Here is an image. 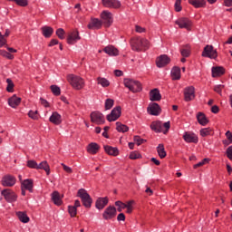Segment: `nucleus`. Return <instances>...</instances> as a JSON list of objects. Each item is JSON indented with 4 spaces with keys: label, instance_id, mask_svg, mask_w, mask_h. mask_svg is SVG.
Masks as SVG:
<instances>
[{
    "label": "nucleus",
    "instance_id": "obj_13",
    "mask_svg": "<svg viewBox=\"0 0 232 232\" xmlns=\"http://www.w3.org/2000/svg\"><path fill=\"white\" fill-rule=\"evenodd\" d=\"M102 5L105 8H121V1L119 0H102Z\"/></svg>",
    "mask_w": 232,
    "mask_h": 232
},
{
    "label": "nucleus",
    "instance_id": "obj_35",
    "mask_svg": "<svg viewBox=\"0 0 232 232\" xmlns=\"http://www.w3.org/2000/svg\"><path fill=\"white\" fill-rule=\"evenodd\" d=\"M43 35L45 37H52V34H53V28L50 26H44L42 28Z\"/></svg>",
    "mask_w": 232,
    "mask_h": 232
},
{
    "label": "nucleus",
    "instance_id": "obj_59",
    "mask_svg": "<svg viewBox=\"0 0 232 232\" xmlns=\"http://www.w3.org/2000/svg\"><path fill=\"white\" fill-rule=\"evenodd\" d=\"M163 127L165 128L166 130H163L164 135H166V133H168V131L169 130L170 128V123L169 121H167L163 124Z\"/></svg>",
    "mask_w": 232,
    "mask_h": 232
},
{
    "label": "nucleus",
    "instance_id": "obj_30",
    "mask_svg": "<svg viewBox=\"0 0 232 232\" xmlns=\"http://www.w3.org/2000/svg\"><path fill=\"white\" fill-rule=\"evenodd\" d=\"M104 150L106 151V153H108V155H112L113 157H117V155H119L118 148L106 145L104 146Z\"/></svg>",
    "mask_w": 232,
    "mask_h": 232
},
{
    "label": "nucleus",
    "instance_id": "obj_21",
    "mask_svg": "<svg viewBox=\"0 0 232 232\" xmlns=\"http://www.w3.org/2000/svg\"><path fill=\"white\" fill-rule=\"evenodd\" d=\"M22 189H27V191H30L32 193L34 189V180L32 179H24L21 183Z\"/></svg>",
    "mask_w": 232,
    "mask_h": 232
},
{
    "label": "nucleus",
    "instance_id": "obj_32",
    "mask_svg": "<svg viewBox=\"0 0 232 232\" xmlns=\"http://www.w3.org/2000/svg\"><path fill=\"white\" fill-rule=\"evenodd\" d=\"M16 216L20 222H23L24 224H28V222H30V218H28V215L24 212H16Z\"/></svg>",
    "mask_w": 232,
    "mask_h": 232
},
{
    "label": "nucleus",
    "instance_id": "obj_4",
    "mask_svg": "<svg viewBox=\"0 0 232 232\" xmlns=\"http://www.w3.org/2000/svg\"><path fill=\"white\" fill-rule=\"evenodd\" d=\"M78 197H80L82 205L85 208H92V197H90V194H88V191H86V189L84 188H81L78 190Z\"/></svg>",
    "mask_w": 232,
    "mask_h": 232
},
{
    "label": "nucleus",
    "instance_id": "obj_26",
    "mask_svg": "<svg viewBox=\"0 0 232 232\" xmlns=\"http://www.w3.org/2000/svg\"><path fill=\"white\" fill-rule=\"evenodd\" d=\"M108 205V198H99L96 200V208L97 209H104V207Z\"/></svg>",
    "mask_w": 232,
    "mask_h": 232
},
{
    "label": "nucleus",
    "instance_id": "obj_38",
    "mask_svg": "<svg viewBox=\"0 0 232 232\" xmlns=\"http://www.w3.org/2000/svg\"><path fill=\"white\" fill-rule=\"evenodd\" d=\"M116 130H117V131H120L121 133H126V131H128V130H130V128H128V126L117 121L116 122Z\"/></svg>",
    "mask_w": 232,
    "mask_h": 232
},
{
    "label": "nucleus",
    "instance_id": "obj_12",
    "mask_svg": "<svg viewBox=\"0 0 232 232\" xmlns=\"http://www.w3.org/2000/svg\"><path fill=\"white\" fill-rule=\"evenodd\" d=\"M119 117H121V107L118 106L116 108H114L111 112L107 115V121H109V122H113L115 121H117V119H119Z\"/></svg>",
    "mask_w": 232,
    "mask_h": 232
},
{
    "label": "nucleus",
    "instance_id": "obj_50",
    "mask_svg": "<svg viewBox=\"0 0 232 232\" xmlns=\"http://www.w3.org/2000/svg\"><path fill=\"white\" fill-rule=\"evenodd\" d=\"M56 35L59 37V39H64V29L59 28L56 30Z\"/></svg>",
    "mask_w": 232,
    "mask_h": 232
},
{
    "label": "nucleus",
    "instance_id": "obj_47",
    "mask_svg": "<svg viewBox=\"0 0 232 232\" xmlns=\"http://www.w3.org/2000/svg\"><path fill=\"white\" fill-rule=\"evenodd\" d=\"M113 108V100L107 99L105 102V110H111Z\"/></svg>",
    "mask_w": 232,
    "mask_h": 232
},
{
    "label": "nucleus",
    "instance_id": "obj_51",
    "mask_svg": "<svg viewBox=\"0 0 232 232\" xmlns=\"http://www.w3.org/2000/svg\"><path fill=\"white\" fill-rule=\"evenodd\" d=\"M181 3H182V0H176V2H175L176 12H180V10H182V6L180 5Z\"/></svg>",
    "mask_w": 232,
    "mask_h": 232
},
{
    "label": "nucleus",
    "instance_id": "obj_62",
    "mask_svg": "<svg viewBox=\"0 0 232 232\" xmlns=\"http://www.w3.org/2000/svg\"><path fill=\"white\" fill-rule=\"evenodd\" d=\"M117 220H119V221H121V220H122V221L126 220V216H124V213H120V214L118 215V217H117Z\"/></svg>",
    "mask_w": 232,
    "mask_h": 232
},
{
    "label": "nucleus",
    "instance_id": "obj_60",
    "mask_svg": "<svg viewBox=\"0 0 232 232\" xmlns=\"http://www.w3.org/2000/svg\"><path fill=\"white\" fill-rule=\"evenodd\" d=\"M63 169L66 171V173H72L73 170L72 169V168L64 165V163H62Z\"/></svg>",
    "mask_w": 232,
    "mask_h": 232
},
{
    "label": "nucleus",
    "instance_id": "obj_6",
    "mask_svg": "<svg viewBox=\"0 0 232 232\" xmlns=\"http://www.w3.org/2000/svg\"><path fill=\"white\" fill-rule=\"evenodd\" d=\"M102 17V24H103L106 28H109V26H111L113 23V14H111L109 11H103L101 14Z\"/></svg>",
    "mask_w": 232,
    "mask_h": 232
},
{
    "label": "nucleus",
    "instance_id": "obj_20",
    "mask_svg": "<svg viewBox=\"0 0 232 232\" xmlns=\"http://www.w3.org/2000/svg\"><path fill=\"white\" fill-rule=\"evenodd\" d=\"M102 26V22L97 18H92L88 24L89 30H99Z\"/></svg>",
    "mask_w": 232,
    "mask_h": 232
},
{
    "label": "nucleus",
    "instance_id": "obj_54",
    "mask_svg": "<svg viewBox=\"0 0 232 232\" xmlns=\"http://www.w3.org/2000/svg\"><path fill=\"white\" fill-rule=\"evenodd\" d=\"M122 204H125V203H122V201H116L115 202V206L118 207L119 213L122 212V209H126V208H122Z\"/></svg>",
    "mask_w": 232,
    "mask_h": 232
},
{
    "label": "nucleus",
    "instance_id": "obj_14",
    "mask_svg": "<svg viewBox=\"0 0 232 232\" xmlns=\"http://www.w3.org/2000/svg\"><path fill=\"white\" fill-rule=\"evenodd\" d=\"M79 40H81V36H79V31H73L68 34L67 43L68 44H75Z\"/></svg>",
    "mask_w": 232,
    "mask_h": 232
},
{
    "label": "nucleus",
    "instance_id": "obj_31",
    "mask_svg": "<svg viewBox=\"0 0 232 232\" xmlns=\"http://www.w3.org/2000/svg\"><path fill=\"white\" fill-rule=\"evenodd\" d=\"M197 119H198V121L201 124V126H206V124L209 122L206 115L202 112L198 113Z\"/></svg>",
    "mask_w": 232,
    "mask_h": 232
},
{
    "label": "nucleus",
    "instance_id": "obj_16",
    "mask_svg": "<svg viewBox=\"0 0 232 232\" xmlns=\"http://www.w3.org/2000/svg\"><path fill=\"white\" fill-rule=\"evenodd\" d=\"M156 64H157L158 68H164V66H166V64H169V57H168V55H166V54L160 55L157 59Z\"/></svg>",
    "mask_w": 232,
    "mask_h": 232
},
{
    "label": "nucleus",
    "instance_id": "obj_41",
    "mask_svg": "<svg viewBox=\"0 0 232 232\" xmlns=\"http://www.w3.org/2000/svg\"><path fill=\"white\" fill-rule=\"evenodd\" d=\"M6 82H7L6 92H8L9 93H14V82H12V79L7 78Z\"/></svg>",
    "mask_w": 232,
    "mask_h": 232
},
{
    "label": "nucleus",
    "instance_id": "obj_40",
    "mask_svg": "<svg viewBox=\"0 0 232 232\" xmlns=\"http://www.w3.org/2000/svg\"><path fill=\"white\" fill-rule=\"evenodd\" d=\"M98 84H101L102 88H107V86H110V81H108L106 78H97Z\"/></svg>",
    "mask_w": 232,
    "mask_h": 232
},
{
    "label": "nucleus",
    "instance_id": "obj_63",
    "mask_svg": "<svg viewBox=\"0 0 232 232\" xmlns=\"http://www.w3.org/2000/svg\"><path fill=\"white\" fill-rule=\"evenodd\" d=\"M211 111H212V113H218V111H219L218 106H217V105L212 106Z\"/></svg>",
    "mask_w": 232,
    "mask_h": 232
},
{
    "label": "nucleus",
    "instance_id": "obj_7",
    "mask_svg": "<svg viewBox=\"0 0 232 232\" xmlns=\"http://www.w3.org/2000/svg\"><path fill=\"white\" fill-rule=\"evenodd\" d=\"M1 195L4 197L6 202H15V200H17V195L10 188L2 190Z\"/></svg>",
    "mask_w": 232,
    "mask_h": 232
},
{
    "label": "nucleus",
    "instance_id": "obj_33",
    "mask_svg": "<svg viewBox=\"0 0 232 232\" xmlns=\"http://www.w3.org/2000/svg\"><path fill=\"white\" fill-rule=\"evenodd\" d=\"M36 169H44L47 175H50V165H48L47 161H42L37 165Z\"/></svg>",
    "mask_w": 232,
    "mask_h": 232
},
{
    "label": "nucleus",
    "instance_id": "obj_37",
    "mask_svg": "<svg viewBox=\"0 0 232 232\" xmlns=\"http://www.w3.org/2000/svg\"><path fill=\"white\" fill-rule=\"evenodd\" d=\"M134 200L128 201L125 204H121L122 208H125L127 209V213L130 215L133 211V204Z\"/></svg>",
    "mask_w": 232,
    "mask_h": 232
},
{
    "label": "nucleus",
    "instance_id": "obj_9",
    "mask_svg": "<svg viewBox=\"0 0 232 232\" xmlns=\"http://www.w3.org/2000/svg\"><path fill=\"white\" fill-rule=\"evenodd\" d=\"M117 216V208L115 207H109L103 212V218L105 220H111V218H115Z\"/></svg>",
    "mask_w": 232,
    "mask_h": 232
},
{
    "label": "nucleus",
    "instance_id": "obj_44",
    "mask_svg": "<svg viewBox=\"0 0 232 232\" xmlns=\"http://www.w3.org/2000/svg\"><path fill=\"white\" fill-rule=\"evenodd\" d=\"M51 92L53 93V95H61V88H59L57 85H52Z\"/></svg>",
    "mask_w": 232,
    "mask_h": 232
},
{
    "label": "nucleus",
    "instance_id": "obj_11",
    "mask_svg": "<svg viewBox=\"0 0 232 232\" xmlns=\"http://www.w3.org/2000/svg\"><path fill=\"white\" fill-rule=\"evenodd\" d=\"M15 177L12 175H6L2 179V186L12 188V186H15Z\"/></svg>",
    "mask_w": 232,
    "mask_h": 232
},
{
    "label": "nucleus",
    "instance_id": "obj_43",
    "mask_svg": "<svg viewBox=\"0 0 232 232\" xmlns=\"http://www.w3.org/2000/svg\"><path fill=\"white\" fill-rule=\"evenodd\" d=\"M211 133H213V130L210 128H205L200 130L201 137H208V135H211Z\"/></svg>",
    "mask_w": 232,
    "mask_h": 232
},
{
    "label": "nucleus",
    "instance_id": "obj_36",
    "mask_svg": "<svg viewBox=\"0 0 232 232\" xmlns=\"http://www.w3.org/2000/svg\"><path fill=\"white\" fill-rule=\"evenodd\" d=\"M99 144L97 143H91L88 146V151L92 153V155H95L99 151Z\"/></svg>",
    "mask_w": 232,
    "mask_h": 232
},
{
    "label": "nucleus",
    "instance_id": "obj_3",
    "mask_svg": "<svg viewBox=\"0 0 232 232\" xmlns=\"http://www.w3.org/2000/svg\"><path fill=\"white\" fill-rule=\"evenodd\" d=\"M124 86L132 92V93H137V92L142 91V85L140 82L131 80V79H124L123 81Z\"/></svg>",
    "mask_w": 232,
    "mask_h": 232
},
{
    "label": "nucleus",
    "instance_id": "obj_55",
    "mask_svg": "<svg viewBox=\"0 0 232 232\" xmlns=\"http://www.w3.org/2000/svg\"><path fill=\"white\" fill-rule=\"evenodd\" d=\"M222 90H224V85L222 84H219V85H216L214 87V91L217 92V93H222Z\"/></svg>",
    "mask_w": 232,
    "mask_h": 232
},
{
    "label": "nucleus",
    "instance_id": "obj_23",
    "mask_svg": "<svg viewBox=\"0 0 232 232\" xmlns=\"http://www.w3.org/2000/svg\"><path fill=\"white\" fill-rule=\"evenodd\" d=\"M8 104L11 108H15L19 104H21V98L17 97V95H13L11 98L8 99Z\"/></svg>",
    "mask_w": 232,
    "mask_h": 232
},
{
    "label": "nucleus",
    "instance_id": "obj_56",
    "mask_svg": "<svg viewBox=\"0 0 232 232\" xmlns=\"http://www.w3.org/2000/svg\"><path fill=\"white\" fill-rule=\"evenodd\" d=\"M208 159H204L202 161L194 165V169H197V168H200V167L204 166V164H206V162H208Z\"/></svg>",
    "mask_w": 232,
    "mask_h": 232
},
{
    "label": "nucleus",
    "instance_id": "obj_24",
    "mask_svg": "<svg viewBox=\"0 0 232 232\" xmlns=\"http://www.w3.org/2000/svg\"><path fill=\"white\" fill-rule=\"evenodd\" d=\"M150 130L155 133H161L162 131V121H152L150 124Z\"/></svg>",
    "mask_w": 232,
    "mask_h": 232
},
{
    "label": "nucleus",
    "instance_id": "obj_17",
    "mask_svg": "<svg viewBox=\"0 0 232 232\" xmlns=\"http://www.w3.org/2000/svg\"><path fill=\"white\" fill-rule=\"evenodd\" d=\"M148 113L154 116L160 115V106H159V103H151L148 107Z\"/></svg>",
    "mask_w": 232,
    "mask_h": 232
},
{
    "label": "nucleus",
    "instance_id": "obj_15",
    "mask_svg": "<svg viewBox=\"0 0 232 232\" xmlns=\"http://www.w3.org/2000/svg\"><path fill=\"white\" fill-rule=\"evenodd\" d=\"M185 101L189 102V101H193L195 99V87L191 86L185 89L184 92Z\"/></svg>",
    "mask_w": 232,
    "mask_h": 232
},
{
    "label": "nucleus",
    "instance_id": "obj_8",
    "mask_svg": "<svg viewBox=\"0 0 232 232\" xmlns=\"http://www.w3.org/2000/svg\"><path fill=\"white\" fill-rule=\"evenodd\" d=\"M176 24L179 26V28H185V30H191V26H193V23L189 18L181 17L176 21Z\"/></svg>",
    "mask_w": 232,
    "mask_h": 232
},
{
    "label": "nucleus",
    "instance_id": "obj_19",
    "mask_svg": "<svg viewBox=\"0 0 232 232\" xmlns=\"http://www.w3.org/2000/svg\"><path fill=\"white\" fill-rule=\"evenodd\" d=\"M103 52L107 53V55H110L111 57H117L119 55V49L115 48L112 45H108L103 49Z\"/></svg>",
    "mask_w": 232,
    "mask_h": 232
},
{
    "label": "nucleus",
    "instance_id": "obj_61",
    "mask_svg": "<svg viewBox=\"0 0 232 232\" xmlns=\"http://www.w3.org/2000/svg\"><path fill=\"white\" fill-rule=\"evenodd\" d=\"M225 135H226L227 139L229 140V142H231V144H232V132L227 130Z\"/></svg>",
    "mask_w": 232,
    "mask_h": 232
},
{
    "label": "nucleus",
    "instance_id": "obj_22",
    "mask_svg": "<svg viewBox=\"0 0 232 232\" xmlns=\"http://www.w3.org/2000/svg\"><path fill=\"white\" fill-rule=\"evenodd\" d=\"M226 73V70L222 66L212 67V77H220Z\"/></svg>",
    "mask_w": 232,
    "mask_h": 232
},
{
    "label": "nucleus",
    "instance_id": "obj_25",
    "mask_svg": "<svg viewBox=\"0 0 232 232\" xmlns=\"http://www.w3.org/2000/svg\"><path fill=\"white\" fill-rule=\"evenodd\" d=\"M150 101L155 102V101H160L162 99V96L160 95V92L159 89H153L150 92Z\"/></svg>",
    "mask_w": 232,
    "mask_h": 232
},
{
    "label": "nucleus",
    "instance_id": "obj_27",
    "mask_svg": "<svg viewBox=\"0 0 232 232\" xmlns=\"http://www.w3.org/2000/svg\"><path fill=\"white\" fill-rule=\"evenodd\" d=\"M52 200L55 206H61L63 204V198H61V194L57 191L53 192Z\"/></svg>",
    "mask_w": 232,
    "mask_h": 232
},
{
    "label": "nucleus",
    "instance_id": "obj_5",
    "mask_svg": "<svg viewBox=\"0 0 232 232\" xmlns=\"http://www.w3.org/2000/svg\"><path fill=\"white\" fill-rule=\"evenodd\" d=\"M202 57H208V59H217L218 57V53L213 47V45H207L204 47L202 52Z\"/></svg>",
    "mask_w": 232,
    "mask_h": 232
},
{
    "label": "nucleus",
    "instance_id": "obj_57",
    "mask_svg": "<svg viewBox=\"0 0 232 232\" xmlns=\"http://www.w3.org/2000/svg\"><path fill=\"white\" fill-rule=\"evenodd\" d=\"M227 157L229 160H232V146L227 149Z\"/></svg>",
    "mask_w": 232,
    "mask_h": 232
},
{
    "label": "nucleus",
    "instance_id": "obj_10",
    "mask_svg": "<svg viewBox=\"0 0 232 232\" xmlns=\"http://www.w3.org/2000/svg\"><path fill=\"white\" fill-rule=\"evenodd\" d=\"M91 121L95 124H104V115L100 111H93L91 113Z\"/></svg>",
    "mask_w": 232,
    "mask_h": 232
},
{
    "label": "nucleus",
    "instance_id": "obj_46",
    "mask_svg": "<svg viewBox=\"0 0 232 232\" xmlns=\"http://www.w3.org/2000/svg\"><path fill=\"white\" fill-rule=\"evenodd\" d=\"M68 211L71 217H75L77 215V208L73 206H69Z\"/></svg>",
    "mask_w": 232,
    "mask_h": 232
},
{
    "label": "nucleus",
    "instance_id": "obj_2",
    "mask_svg": "<svg viewBox=\"0 0 232 232\" xmlns=\"http://www.w3.org/2000/svg\"><path fill=\"white\" fill-rule=\"evenodd\" d=\"M67 81L74 90H82L84 88V80L79 76L69 74Z\"/></svg>",
    "mask_w": 232,
    "mask_h": 232
},
{
    "label": "nucleus",
    "instance_id": "obj_64",
    "mask_svg": "<svg viewBox=\"0 0 232 232\" xmlns=\"http://www.w3.org/2000/svg\"><path fill=\"white\" fill-rule=\"evenodd\" d=\"M225 6H232V0H224Z\"/></svg>",
    "mask_w": 232,
    "mask_h": 232
},
{
    "label": "nucleus",
    "instance_id": "obj_39",
    "mask_svg": "<svg viewBox=\"0 0 232 232\" xmlns=\"http://www.w3.org/2000/svg\"><path fill=\"white\" fill-rule=\"evenodd\" d=\"M158 155L160 159H164L166 157V150H164V145L160 144L157 148Z\"/></svg>",
    "mask_w": 232,
    "mask_h": 232
},
{
    "label": "nucleus",
    "instance_id": "obj_49",
    "mask_svg": "<svg viewBox=\"0 0 232 232\" xmlns=\"http://www.w3.org/2000/svg\"><path fill=\"white\" fill-rule=\"evenodd\" d=\"M28 168H33L34 169H37V162L35 160H28L27 161Z\"/></svg>",
    "mask_w": 232,
    "mask_h": 232
},
{
    "label": "nucleus",
    "instance_id": "obj_53",
    "mask_svg": "<svg viewBox=\"0 0 232 232\" xmlns=\"http://www.w3.org/2000/svg\"><path fill=\"white\" fill-rule=\"evenodd\" d=\"M130 159H131L132 160H135L137 159H140V154L139 152H131L130 154Z\"/></svg>",
    "mask_w": 232,
    "mask_h": 232
},
{
    "label": "nucleus",
    "instance_id": "obj_29",
    "mask_svg": "<svg viewBox=\"0 0 232 232\" xmlns=\"http://www.w3.org/2000/svg\"><path fill=\"white\" fill-rule=\"evenodd\" d=\"M189 5L194 8H204L206 6V0H188Z\"/></svg>",
    "mask_w": 232,
    "mask_h": 232
},
{
    "label": "nucleus",
    "instance_id": "obj_28",
    "mask_svg": "<svg viewBox=\"0 0 232 232\" xmlns=\"http://www.w3.org/2000/svg\"><path fill=\"white\" fill-rule=\"evenodd\" d=\"M49 121L53 124H56V125L61 124V122H62L61 114H59L58 112H53V114L49 118Z\"/></svg>",
    "mask_w": 232,
    "mask_h": 232
},
{
    "label": "nucleus",
    "instance_id": "obj_34",
    "mask_svg": "<svg viewBox=\"0 0 232 232\" xmlns=\"http://www.w3.org/2000/svg\"><path fill=\"white\" fill-rule=\"evenodd\" d=\"M171 75H172V79L174 81H179V79H180V68L179 67H174L171 70Z\"/></svg>",
    "mask_w": 232,
    "mask_h": 232
},
{
    "label": "nucleus",
    "instance_id": "obj_42",
    "mask_svg": "<svg viewBox=\"0 0 232 232\" xmlns=\"http://www.w3.org/2000/svg\"><path fill=\"white\" fill-rule=\"evenodd\" d=\"M180 53L182 55V57H188L190 53V49H189V45H185L181 50H180Z\"/></svg>",
    "mask_w": 232,
    "mask_h": 232
},
{
    "label": "nucleus",
    "instance_id": "obj_45",
    "mask_svg": "<svg viewBox=\"0 0 232 232\" xmlns=\"http://www.w3.org/2000/svg\"><path fill=\"white\" fill-rule=\"evenodd\" d=\"M28 115L31 119H34V121H37V119H39V112L37 111H30L28 112Z\"/></svg>",
    "mask_w": 232,
    "mask_h": 232
},
{
    "label": "nucleus",
    "instance_id": "obj_58",
    "mask_svg": "<svg viewBox=\"0 0 232 232\" xmlns=\"http://www.w3.org/2000/svg\"><path fill=\"white\" fill-rule=\"evenodd\" d=\"M135 30L138 34H144V32H146V28H143L140 25H136Z\"/></svg>",
    "mask_w": 232,
    "mask_h": 232
},
{
    "label": "nucleus",
    "instance_id": "obj_48",
    "mask_svg": "<svg viewBox=\"0 0 232 232\" xmlns=\"http://www.w3.org/2000/svg\"><path fill=\"white\" fill-rule=\"evenodd\" d=\"M134 142H136L138 146H140V144H143L146 140L140 136H134Z\"/></svg>",
    "mask_w": 232,
    "mask_h": 232
},
{
    "label": "nucleus",
    "instance_id": "obj_1",
    "mask_svg": "<svg viewBox=\"0 0 232 232\" xmlns=\"http://www.w3.org/2000/svg\"><path fill=\"white\" fill-rule=\"evenodd\" d=\"M130 46L134 52H142L150 48V42L146 38L134 37L130 39Z\"/></svg>",
    "mask_w": 232,
    "mask_h": 232
},
{
    "label": "nucleus",
    "instance_id": "obj_52",
    "mask_svg": "<svg viewBox=\"0 0 232 232\" xmlns=\"http://www.w3.org/2000/svg\"><path fill=\"white\" fill-rule=\"evenodd\" d=\"M6 45V38L0 33V48Z\"/></svg>",
    "mask_w": 232,
    "mask_h": 232
},
{
    "label": "nucleus",
    "instance_id": "obj_18",
    "mask_svg": "<svg viewBox=\"0 0 232 232\" xmlns=\"http://www.w3.org/2000/svg\"><path fill=\"white\" fill-rule=\"evenodd\" d=\"M183 139L186 142H193L194 144H197V142H198V137H197L195 133L191 132H185L183 135Z\"/></svg>",
    "mask_w": 232,
    "mask_h": 232
}]
</instances>
